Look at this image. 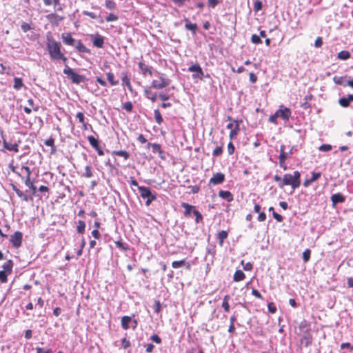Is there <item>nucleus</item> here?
<instances>
[{
    "mask_svg": "<svg viewBox=\"0 0 353 353\" xmlns=\"http://www.w3.org/2000/svg\"><path fill=\"white\" fill-rule=\"evenodd\" d=\"M301 185V174L299 171H294L293 174H285L283 179L279 186L283 188L285 185H291L293 190L298 188Z\"/></svg>",
    "mask_w": 353,
    "mask_h": 353,
    "instance_id": "obj_1",
    "label": "nucleus"
},
{
    "mask_svg": "<svg viewBox=\"0 0 353 353\" xmlns=\"http://www.w3.org/2000/svg\"><path fill=\"white\" fill-rule=\"evenodd\" d=\"M48 50L52 59L63 60L66 61L67 58L61 52V44L56 41L51 39L48 42Z\"/></svg>",
    "mask_w": 353,
    "mask_h": 353,
    "instance_id": "obj_2",
    "label": "nucleus"
},
{
    "mask_svg": "<svg viewBox=\"0 0 353 353\" xmlns=\"http://www.w3.org/2000/svg\"><path fill=\"white\" fill-rule=\"evenodd\" d=\"M171 80L165 77L163 73H158V79H154L151 83V87L160 90L168 87L170 84Z\"/></svg>",
    "mask_w": 353,
    "mask_h": 353,
    "instance_id": "obj_3",
    "label": "nucleus"
},
{
    "mask_svg": "<svg viewBox=\"0 0 353 353\" xmlns=\"http://www.w3.org/2000/svg\"><path fill=\"white\" fill-rule=\"evenodd\" d=\"M63 73L72 81V83L79 84L85 81V77L76 73L72 68L66 66L63 70Z\"/></svg>",
    "mask_w": 353,
    "mask_h": 353,
    "instance_id": "obj_4",
    "label": "nucleus"
},
{
    "mask_svg": "<svg viewBox=\"0 0 353 353\" xmlns=\"http://www.w3.org/2000/svg\"><path fill=\"white\" fill-rule=\"evenodd\" d=\"M138 190L139 191L141 196L143 199H147V201H145V205L147 206L150 205L152 201L157 199L156 195L152 193L149 188L144 186H138Z\"/></svg>",
    "mask_w": 353,
    "mask_h": 353,
    "instance_id": "obj_5",
    "label": "nucleus"
},
{
    "mask_svg": "<svg viewBox=\"0 0 353 353\" xmlns=\"http://www.w3.org/2000/svg\"><path fill=\"white\" fill-rule=\"evenodd\" d=\"M228 120L230 121V123L227 125V128L230 130L229 137L230 139H233L236 138L239 132V122L232 119L230 117H228Z\"/></svg>",
    "mask_w": 353,
    "mask_h": 353,
    "instance_id": "obj_6",
    "label": "nucleus"
},
{
    "mask_svg": "<svg viewBox=\"0 0 353 353\" xmlns=\"http://www.w3.org/2000/svg\"><path fill=\"white\" fill-rule=\"evenodd\" d=\"M188 71L194 72V74H192L193 79L198 78L201 79L203 76V70L198 63H195L190 66L188 68Z\"/></svg>",
    "mask_w": 353,
    "mask_h": 353,
    "instance_id": "obj_7",
    "label": "nucleus"
},
{
    "mask_svg": "<svg viewBox=\"0 0 353 353\" xmlns=\"http://www.w3.org/2000/svg\"><path fill=\"white\" fill-rule=\"evenodd\" d=\"M22 238V233L19 231H17L14 233V234L11 235L10 241L12 243L14 248H18L21 245Z\"/></svg>",
    "mask_w": 353,
    "mask_h": 353,
    "instance_id": "obj_8",
    "label": "nucleus"
},
{
    "mask_svg": "<svg viewBox=\"0 0 353 353\" xmlns=\"http://www.w3.org/2000/svg\"><path fill=\"white\" fill-rule=\"evenodd\" d=\"M290 115L291 110L288 108L283 107V105H281L280 109L276 112V116L281 117L285 121H288Z\"/></svg>",
    "mask_w": 353,
    "mask_h": 353,
    "instance_id": "obj_9",
    "label": "nucleus"
},
{
    "mask_svg": "<svg viewBox=\"0 0 353 353\" xmlns=\"http://www.w3.org/2000/svg\"><path fill=\"white\" fill-rule=\"evenodd\" d=\"M0 134L3 138V148L9 151H14L15 152H17L19 151V145L17 143H9L6 141V140L3 138V132L2 130H0Z\"/></svg>",
    "mask_w": 353,
    "mask_h": 353,
    "instance_id": "obj_10",
    "label": "nucleus"
},
{
    "mask_svg": "<svg viewBox=\"0 0 353 353\" xmlns=\"http://www.w3.org/2000/svg\"><path fill=\"white\" fill-rule=\"evenodd\" d=\"M225 175L223 173L218 172L213 175V176L210 179V183L213 185H219L222 183L224 181Z\"/></svg>",
    "mask_w": 353,
    "mask_h": 353,
    "instance_id": "obj_11",
    "label": "nucleus"
},
{
    "mask_svg": "<svg viewBox=\"0 0 353 353\" xmlns=\"http://www.w3.org/2000/svg\"><path fill=\"white\" fill-rule=\"evenodd\" d=\"M285 145H282L280 148V155H279V163L281 168H283L284 170L286 169L285 165V160L288 158V154L284 152Z\"/></svg>",
    "mask_w": 353,
    "mask_h": 353,
    "instance_id": "obj_12",
    "label": "nucleus"
},
{
    "mask_svg": "<svg viewBox=\"0 0 353 353\" xmlns=\"http://www.w3.org/2000/svg\"><path fill=\"white\" fill-rule=\"evenodd\" d=\"M62 39L65 44L74 46L77 40L73 39L70 33H64L62 34Z\"/></svg>",
    "mask_w": 353,
    "mask_h": 353,
    "instance_id": "obj_13",
    "label": "nucleus"
},
{
    "mask_svg": "<svg viewBox=\"0 0 353 353\" xmlns=\"http://www.w3.org/2000/svg\"><path fill=\"white\" fill-rule=\"evenodd\" d=\"M321 176V172H312V178L310 179H305L303 182V185L305 187H308L312 183L316 181Z\"/></svg>",
    "mask_w": 353,
    "mask_h": 353,
    "instance_id": "obj_14",
    "label": "nucleus"
},
{
    "mask_svg": "<svg viewBox=\"0 0 353 353\" xmlns=\"http://www.w3.org/2000/svg\"><path fill=\"white\" fill-rule=\"evenodd\" d=\"M352 101H353V94H348L347 97L341 98L339 103L342 107H347Z\"/></svg>",
    "mask_w": 353,
    "mask_h": 353,
    "instance_id": "obj_15",
    "label": "nucleus"
},
{
    "mask_svg": "<svg viewBox=\"0 0 353 353\" xmlns=\"http://www.w3.org/2000/svg\"><path fill=\"white\" fill-rule=\"evenodd\" d=\"M139 68H140L143 74H148L150 76L152 75V68L148 66V65L142 62H140L139 63Z\"/></svg>",
    "mask_w": 353,
    "mask_h": 353,
    "instance_id": "obj_16",
    "label": "nucleus"
},
{
    "mask_svg": "<svg viewBox=\"0 0 353 353\" xmlns=\"http://www.w3.org/2000/svg\"><path fill=\"white\" fill-rule=\"evenodd\" d=\"M219 196L228 201H232L233 200V196L229 191L220 190L219 192Z\"/></svg>",
    "mask_w": 353,
    "mask_h": 353,
    "instance_id": "obj_17",
    "label": "nucleus"
},
{
    "mask_svg": "<svg viewBox=\"0 0 353 353\" xmlns=\"http://www.w3.org/2000/svg\"><path fill=\"white\" fill-rule=\"evenodd\" d=\"M104 43L103 37L99 34H95L93 39V45L97 48H102Z\"/></svg>",
    "mask_w": 353,
    "mask_h": 353,
    "instance_id": "obj_18",
    "label": "nucleus"
},
{
    "mask_svg": "<svg viewBox=\"0 0 353 353\" xmlns=\"http://www.w3.org/2000/svg\"><path fill=\"white\" fill-rule=\"evenodd\" d=\"M74 47L80 52H90L89 49H88L80 40L76 41Z\"/></svg>",
    "mask_w": 353,
    "mask_h": 353,
    "instance_id": "obj_19",
    "label": "nucleus"
},
{
    "mask_svg": "<svg viewBox=\"0 0 353 353\" xmlns=\"http://www.w3.org/2000/svg\"><path fill=\"white\" fill-rule=\"evenodd\" d=\"M132 322L130 316H124L121 319V325L124 330H128L130 327V323Z\"/></svg>",
    "mask_w": 353,
    "mask_h": 353,
    "instance_id": "obj_20",
    "label": "nucleus"
},
{
    "mask_svg": "<svg viewBox=\"0 0 353 353\" xmlns=\"http://www.w3.org/2000/svg\"><path fill=\"white\" fill-rule=\"evenodd\" d=\"M12 190L16 192L17 196L22 199L23 201H29L30 198L14 185H12Z\"/></svg>",
    "mask_w": 353,
    "mask_h": 353,
    "instance_id": "obj_21",
    "label": "nucleus"
},
{
    "mask_svg": "<svg viewBox=\"0 0 353 353\" xmlns=\"http://www.w3.org/2000/svg\"><path fill=\"white\" fill-rule=\"evenodd\" d=\"M331 200L333 204H336L338 203H342L345 201L344 196L341 194H334L331 196Z\"/></svg>",
    "mask_w": 353,
    "mask_h": 353,
    "instance_id": "obj_22",
    "label": "nucleus"
},
{
    "mask_svg": "<svg viewBox=\"0 0 353 353\" xmlns=\"http://www.w3.org/2000/svg\"><path fill=\"white\" fill-rule=\"evenodd\" d=\"M47 19L51 22V23H58L59 22H60L63 18L56 14H50L47 16Z\"/></svg>",
    "mask_w": 353,
    "mask_h": 353,
    "instance_id": "obj_23",
    "label": "nucleus"
},
{
    "mask_svg": "<svg viewBox=\"0 0 353 353\" xmlns=\"http://www.w3.org/2000/svg\"><path fill=\"white\" fill-rule=\"evenodd\" d=\"M121 80H122L123 85H126V87L128 88V90L130 91H132V85L130 83V79L128 77L127 74L125 72L122 73Z\"/></svg>",
    "mask_w": 353,
    "mask_h": 353,
    "instance_id": "obj_24",
    "label": "nucleus"
},
{
    "mask_svg": "<svg viewBox=\"0 0 353 353\" xmlns=\"http://www.w3.org/2000/svg\"><path fill=\"white\" fill-rule=\"evenodd\" d=\"M25 185L31 190L32 194H35L36 190H37V188L34 185V183L32 181L30 178L26 177Z\"/></svg>",
    "mask_w": 353,
    "mask_h": 353,
    "instance_id": "obj_25",
    "label": "nucleus"
},
{
    "mask_svg": "<svg viewBox=\"0 0 353 353\" xmlns=\"http://www.w3.org/2000/svg\"><path fill=\"white\" fill-rule=\"evenodd\" d=\"M245 276L243 271L236 270L234 274V281L236 282H239L243 281L245 279Z\"/></svg>",
    "mask_w": 353,
    "mask_h": 353,
    "instance_id": "obj_26",
    "label": "nucleus"
},
{
    "mask_svg": "<svg viewBox=\"0 0 353 353\" xmlns=\"http://www.w3.org/2000/svg\"><path fill=\"white\" fill-rule=\"evenodd\" d=\"M12 267H13L12 261L8 260L2 265V268H3V271H6V272L10 274L12 272Z\"/></svg>",
    "mask_w": 353,
    "mask_h": 353,
    "instance_id": "obj_27",
    "label": "nucleus"
},
{
    "mask_svg": "<svg viewBox=\"0 0 353 353\" xmlns=\"http://www.w3.org/2000/svg\"><path fill=\"white\" fill-rule=\"evenodd\" d=\"M149 145L152 147V152L154 153L158 152L161 158L163 159V157L161 155L163 154V151L161 150V145L158 143H149Z\"/></svg>",
    "mask_w": 353,
    "mask_h": 353,
    "instance_id": "obj_28",
    "label": "nucleus"
},
{
    "mask_svg": "<svg viewBox=\"0 0 353 353\" xmlns=\"http://www.w3.org/2000/svg\"><path fill=\"white\" fill-rule=\"evenodd\" d=\"M106 76H107V79L110 82L111 85H117L119 84V80H116L114 79V76L112 73L108 72V73H107Z\"/></svg>",
    "mask_w": 353,
    "mask_h": 353,
    "instance_id": "obj_29",
    "label": "nucleus"
},
{
    "mask_svg": "<svg viewBox=\"0 0 353 353\" xmlns=\"http://www.w3.org/2000/svg\"><path fill=\"white\" fill-rule=\"evenodd\" d=\"M350 57V53L346 50L341 51L338 55L337 58L341 60H346Z\"/></svg>",
    "mask_w": 353,
    "mask_h": 353,
    "instance_id": "obj_30",
    "label": "nucleus"
},
{
    "mask_svg": "<svg viewBox=\"0 0 353 353\" xmlns=\"http://www.w3.org/2000/svg\"><path fill=\"white\" fill-rule=\"evenodd\" d=\"M144 94L145 96L151 100L152 102L156 101L157 100V95L152 93V92L149 89H145L144 90Z\"/></svg>",
    "mask_w": 353,
    "mask_h": 353,
    "instance_id": "obj_31",
    "label": "nucleus"
},
{
    "mask_svg": "<svg viewBox=\"0 0 353 353\" xmlns=\"http://www.w3.org/2000/svg\"><path fill=\"white\" fill-rule=\"evenodd\" d=\"M182 206L185 208L184 214L185 216L189 215L192 211L193 212V210H195L194 206L190 205L185 203H183Z\"/></svg>",
    "mask_w": 353,
    "mask_h": 353,
    "instance_id": "obj_32",
    "label": "nucleus"
},
{
    "mask_svg": "<svg viewBox=\"0 0 353 353\" xmlns=\"http://www.w3.org/2000/svg\"><path fill=\"white\" fill-rule=\"evenodd\" d=\"M228 237V232L225 230H222L219 232L218 234V238L219 240V243L221 245H223V243L225 239Z\"/></svg>",
    "mask_w": 353,
    "mask_h": 353,
    "instance_id": "obj_33",
    "label": "nucleus"
},
{
    "mask_svg": "<svg viewBox=\"0 0 353 353\" xmlns=\"http://www.w3.org/2000/svg\"><path fill=\"white\" fill-rule=\"evenodd\" d=\"M185 26L187 30H191L193 33H195L197 29L196 24L190 23L188 19L186 20V23Z\"/></svg>",
    "mask_w": 353,
    "mask_h": 353,
    "instance_id": "obj_34",
    "label": "nucleus"
},
{
    "mask_svg": "<svg viewBox=\"0 0 353 353\" xmlns=\"http://www.w3.org/2000/svg\"><path fill=\"white\" fill-rule=\"evenodd\" d=\"M14 88L16 90H20L23 86L22 79L20 78H17V77L14 78Z\"/></svg>",
    "mask_w": 353,
    "mask_h": 353,
    "instance_id": "obj_35",
    "label": "nucleus"
},
{
    "mask_svg": "<svg viewBox=\"0 0 353 353\" xmlns=\"http://www.w3.org/2000/svg\"><path fill=\"white\" fill-rule=\"evenodd\" d=\"M85 224L84 221L79 220L78 221V225L77 228V230L79 234H83L85 232Z\"/></svg>",
    "mask_w": 353,
    "mask_h": 353,
    "instance_id": "obj_36",
    "label": "nucleus"
},
{
    "mask_svg": "<svg viewBox=\"0 0 353 353\" xmlns=\"http://www.w3.org/2000/svg\"><path fill=\"white\" fill-rule=\"evenodd\" d=\"M43 1L47 6L54 5V8L60 5V0H43Z\"/></svg>",
    "mask_w": 353,
    "mask_h": 353,
    "instance_id": "obj_37",
    "label": "nucleus"
},
{
    "mask_svg": "<svg viewBox=\"0 0 353 353\" xmlns=\"http://www.w3.org/2000/svg\"><path fill=\"white\" fill-rule=\"evenodd\" d=\"M88 140L90 144L94 148L98 149L99 143L98 141L92 136H89Z\"/></svg>",
    "mask_w": 353,
    "mask_h": 353,
    "instance_id": "obj_38",
    "label": "nucleus"
},
{
    "mask_svg": "<svg viewBox=\"0 0 353 353\" xmlns=\"http://www.w3.org/2000/svg\"><path fill=\"white\" fill-rule=\"evenodd\" d=\"M154 113V118H155L156 122L159 125L161 124V123L163 122V118L161 117V114L159 110H155Z\"/></svg>",
    "mask_w": 353,
    "mask_h": 353,
    "instance_id": "obj_39",
    "label": "nucleus"
},
{
    "mask_svg": "<svg viewBox=\"0 0 353 353\" xmlns=\"http://www.w3.org/2000/svg\"><path fill=\"white\" fill-rule=\"evenodd\" d=\"M113 153L117 156L124 157L125 159H128L129 158V154L124 150L114 151Z\"/></svg>",
    "mask_w": 353,
    "mask_h": 353,
    "instance_id": "obj_40",
    "label": "nucleus"
},
{
    "mask_svg": "<svg viewBox=\"0 0 353 353\" xmlns=\"http://www.w3.org/2000/svg\"><path fill=\"white\" fill-rule=\"evenodd\" d=\"M83 175L86 178H90L93 176V174H92V172L91 170V166H90V165L85 166V172L83 173Z\"/></svg>",
    "mask_w": 353,
    "mask_h": 353,
    "instance_id": "obj_41",
    "label": "nucleus"
},
{
    "mask_svg": "<svg viewBox=\"0 0 353 353\" xmlns=\"http://www.w3.org/2000/svg\"><path fill=\"white\" fill-rule=\"evenodd\" d=\"M76 117L79 119V122L83 124L84 129H87L86 124L84 123V114L83 112H78Z\"/></svg>",
    "mask_w": 353,
    "mask_h": 353,
    "instance_id": "obj_42",
    "label": "nucleus"
},
{
    "mask_svg": "<svg viewBox=\"0 0 353 353\" xmlns=\"http://www.w3.org/2000/svg\"><path fill=\"white\" fill-rule=\"evenodd\" d=\"M185 261L184 260L175 261L172 262V266L173 268L176 269V268H179L181 267L182 265H185Z\"/></svg>",
    "mask_w": 353,
    "mask_h": 353,
    "instance_id": "obj_43",
    "label": "nucleus"
},
{
    "mask_svg": "<svg viewBox=\"0 0 353 353\" xmlns=\"http://www.w3.org/2000/svg\"><path fill=\"white\" fill-rule=\"evenodd\" d=\"M115 244L117 246V248H119L121 250L125 251L128 250V245L123 243L121 241H117L115 242Z\"/></svg>",
    "mask_w": 353,
    "mask_h": 353,
    "instance_id": "obj_44",
    "label": "nucleus"
},
{
    "mask_svg": "<svg viewBox=\"0 0 353 353\" xmlns=\"http://www.w3.org/2000/svg\"><path fill=\"white\" fill-rule=\"evenodd\" d=\"M262 9V2L260 0H256L254 3V10L258 12Z\"/></svg>",
    "mask_w": 353,
    "mask_h": 353,
    "instance_id": "obj_45",
    "label": "nucleus"
},
{
    "mask_svg": "<svg viewBox=\"0 0 353 353\" xmlns=\"http://www.w3.org/2000/svg\"><path fill=\"white\" fill-rule=\"evenodd\" d=\"M310 258V250L309 249L305 250L303 253V260L305 262H307Z\"/></svg>",
    "mask_w": 353,
    "mask_h": 353,
    "instance_id": "obj_46",
    "label": "nucleus"
},
{
    "mask_svg": "<svg viewBox=\"0 0 353 353\" xmlns=\"http://www.w3.org/2000/svg\"><path fill=\"white\" fill-rule=\"evenodd\" d=\"M193 214L196 216L195 221L196 223H199L200 221H202L203 216H202L201 214L198 210H194Z\"/></svg>",
    "mask_w": 353,
    "mask_h": 353,
    "instance_id": "obj_47",
    "label": "nucleus"
},
{
    "mask_svg": "<svg viewBox=\"0 0 353 353\" xmlns=\"http://www.w3.org/2000/svg\"><path fill=\"white\" fill-rule=\"evenodd\" d=\"M251 41L254 44H259L261 43V39L259 36L256 34H252L251 37Z\"/></svg>",
    "mask_w": 353,
    "mask_h": 353,
    "instance_id": "obj_48",
    "label": "nucleus"
},
{
    "mask_svg": "<svg viewBox=\"0 0 353 353\" xmlns=\"http://www.w3.org/2000/svg\"><path fill=\"white\" fill-rule=\"evenodd\" d=\"M7 272L6 271H0V281L1 283H6L7 282Z\"/></svg>",
    "mask_w": 353,
    "mask_h": 353,
    "instance_id": "obj_49",
    "label": "nucleus"
},
{
    "mask_svg": "<svg viewBox=\"0 0 353 353\" xmlns=\"http://www.w3.org/2000/svg\"><path fill=\"white\" fill-rule=\"evenodd\" d=\"M105 6L110 10H114L115 8V3L110 0H106Z\"/></svg>",
    "mask_w": 353,
    "mask_h": 353,
    "instance_id": "obj_50",
    "label": "nucleus"
},
{
    "mask_svg": "<svg viewBox=\"0 0 353 353\" xmlns=\"http://www.w3.org/2000/svg\"><path fill=\"white\" fill-rule=\"evenodd\" d=\"M343 77H334L333 81L337 85H342L343 83Z\"/></svg>",
    "mask_w": 353,
    "mask_h": 353,
    "instance_id": "obj_51",
    "label": "nucleus"
},
{
    "mask_svg": "<svg viewBox=\"0 0 353 353\" xmlns=\"http://www.w3.org/2000/svg\"><path fill=\"white\" fill-rule=\"evenodd\" d=\"M21 28L24 32H27L31 29V27L28 23L23 22L21 26Z\"/></svg>",
    "mask_w": 353,
    "mask_h": 353,
    "instance_id": "obj_52",
    "label": "nucleus"
},
{
    "mask_svg": "<svg viewBox=\"0 0 353 353\" xmlns=\"http://www.w3.org/2000/svg\"><path fill=\"white\" fill-rule=\"evenodd\" d=\"M123 108L128 112H131L132 110V104L131 102L128 101L123 104Z\"/></svg>",
    "mask_w": 353,
    "mask_h": 353,
    "instance_id": "obj_53",
    "label": "nucleus"
},
{
    "mask_svg": "<svg viewBox=\"0 0 353 353\" xmlns=\"http://www.w3.org/2000/svg\"><path fill=\"white\" fill-rule=\"evenodd\" d=\"M118 19V17L114 14H110L106 18H105V20L106 21L108 22H111V21H115Z\"/></svg>",
    "mask_w": 353,
    "mask_h": 353,
    "instance_id": "obj_54",
    "label": "nucleus"
},
{
    "mask_svg": "<svg viewBox=\"0 0 353 353\" xmlns=\"http://www.w3.org/2000/svg\"><path fill=\"white\" fill-rule=\"evenodd\" d=\"M332 149V145L329 144H323L319 147L321 151H330Z\"/></svg>",
    "mask_w": 353,
    "mask_h": 353,
    "instance_id": "obj_55",
    "label": "nucleus"
},
{
    "mask_svg": "<svg viewBox=\"0 0 353 353\" xmlns=\"http://www.w3.org/2000/svg\"><path fill=\"white\" fill-rule=\"evenodd\" d=\"M151 340H152L153 342H154V343H158V344H159V343H161V338H160L158 335H157V334H153V335H152V336H151Z\"/></svg>",
    "mask_w": 353,
    "mask_h": 353,
    "instance_id": "obj_56",
    "label": "nucleus"
},
{
    "mask_svg": "<svg viewBox=\"0 0 353 353\" xmlns=\"http://www.w3.org/2000/svg\"><path fill=\"white\" fill-rule=\"evenodd\" d=\"M27 102L29 105L28 108H31V109L32 108L34 111H38L39 107H34V101L32 99H28Z\"/></svg>",
    "mask_w": 353,
    "mask_h": 353,
    "instance_id": "obj_57",
    "label": "nucleus"
},
{
    "mask_svg": "<svg viewBox=\"0 0 353 353\" xmlns=\"http://www.w3.org/2000/svg\"><path fill=\"white\" fill-rule=\"evenodd\" d=\"M222 152H223L222 148L221 147H216L214 150L212 154L214 156H219V155H221L222 154Z\"/></svg>",
    "mask_w": 353,
    "mask_h": 353,
    "instance_id": "obj_58",
    "label": "nucleus"
},
{
    "mask_svg": "<svg viewBox=\"0 0 353 353\" xmlns=\"http://www.w3.org/2000/svg\"><path fill=\"white\" fill-rule=\"evenodd\" d=\"M37 353H53L52 351L50 349L44 350L41 347H37L36 348Z\"/></svg>",
    "mask_w": 353,
    "mask_h": 353,
    "instance_id": "obj_59",
    "label": "nucleus"
},
{
    "mask_svg": "<svg viewBox=\"0 0 353 353\" xmlns=\"http://www.w3.org/2000/svg\"><path fill=\"white\" fill-rule=\"evenodd\" d=\"M323 45V40L321 37H319L316 38L315 42H314V46L316 48H320Z\"/></svg>",
    "mask_w": 353,
    "mask_h": 353,
    "instance_id": "obj_60",
    "label": "nucleus"
},
{
    "mask_svg": "<svg viewBox=\"0 0 353 353\" xmlns=\"http://www.w3.org/2000/svg\"><path fill=\"white\" fill-rule=\"evenodd\" d=\"M228 151L229 154H232L234 151V146L232 142H230L228 145Z\"/></svg>",
    "mask_w": 353,
    "mask_h": 353,
    "instance_id": "obj_61",
    "label": "nucleus"
},
{
    "mask_svg": "<svg viewBox=\"0 0 353 353\" xmlns=\"http://www.w3.org/2000/svg\"><path fill=\"white\" fill-rule=\"evenodd\" d=\"M273 217L278 221L281 222L283 221V216L278 213L273 212L272 213Z\"/></svg>",
    "mask_w": 353,
    "mask_h": 353,
    "instance_id": "obj_62",
    "label": "nucleus"
},
{
    "mask_svg": "<svg viewBox=\"0 0 353 353\" xmlns=\"http://www.w3.org/2000/svg\"><path fill=\"white\" fill-rule=\"evenodd\" d=\"M122 346L126 349L130 345V343L125 338H123L121 341Z\"/></svg>",
    "mask_w": 353,
    "mask_h": 353,
    "instance_id": "obj_63",
    "label": "nucleus"
},
{
    "mask_svg": "<svg viewBox=\"0 0 353 353\" xmlns=\"http://www.w3.org/2000/svg\"><path fill=\"white\" fill-rule=\"evenodd\" d=\"M268 310L271 313H274L276 312V308L273 303H270L268 304Z\"/></svg>",
    "mask_w": 353,
    "mask_h": 353,
    "instance_id": "obj_64",
    "label": "nucleus"
}]
</instances>
